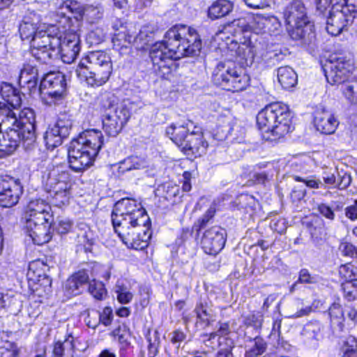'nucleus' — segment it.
Listing matches in <instances>:
<instances>
[{
    "label": "nucleus",
    "mask_w": 357,
    "mask_h": 357,
    "mask_svg": "<svg viewBox=\"0 0 357 357\" xmlns=\"http://www.w3.org/2000/svg\"><path fill=\"white\" fill-rule=\"evenodd\" d=\"M201 50L202 41L197 31L176 24L167 30L162 41L151 47L149 54L155 71L164 77L172 72L174 60L198 56Z\"/></svg>",
    "instance_id": "obj_1"
},
{
    "label": "nucleus",
    "mask_w": 357,
    "mask_h": 357,
    "mask_svg": "<svg viewBox=\"0 0 357 357\" xmlns=\"http://www.w3.org/2000/svg\"><path fill=\"white\" fill-rule=\"evenodd\" d=\"M88 290L89 293L97 300H102L106 296V289L102 282L92 280L89 281Z\"/></svg>",
    "instance_id": "obj_40"
},
{
    "label": "nucleus",
    "mask_w": 357,
    "mask_h": 357,
    "mask_svg": "<svg viewBox=\"0 0 357 357\" xmlns=\"http://www.w3.org/2000/svg\"><path fill=\"white\" fill-rule=\"evenodd\" d=\"M2 139H0V154H11L19 146L20 142H23L22 135L15 128L10 127L8 129H2Z\"/></svg>",
    "instance_id": "obj_25"
},
{
    "label": "nucleus",
    "mask_w": 357,
    "mask_h": 357,
    "mask_svg": "<svg viewBox=\"0 0 357 357\" xmlns=\"http://www.w3.org/2000/svg\"><path fill=\"white\" fill-rule=\"evenodd\" d=\"M346 98L355 105V98H357V80H353L346 84L342 89Z\"/></svg>",
    "instance_id": "obj_42"
},
{
    "label": "nucleus",
    "mask_w": 357,
    "mask_h": 357,
    "mask_svg": "<svg viewBox=\"0 0 357 357\" xmlns=\"http://www.w3.org/2000/svg\"><path fill=\"white\" fill-rule=\"evenodd\" d=\"M185 339V335L181 331H175L172 333L171 342L173 344H178L177 348L179 347L181 342Z\"/></svg>",
    "instance_id": "obj_64"
},
{
    "label": "nucleus",
    "mask_w": 357,
    "mask_h": 357,
    "mask_svg": "<svg viewBox=\"0 0 357 357\" xmlns=\"http://www.w3.org/2000/svg\"><path fill=\"white\" fill-rule=\"evenodd\" d=\"M229 333V324L227 323H220L219 328L217 331L210 333L209 335H205L208 337L207 341H211L218 336V343L222 337H227L225 335Z\"/></svg>",
    "instance_id": "obj_48"
},
{
    "label": "nucleus",
    "mask_w": 357,
    "mask_h": 357,
    "mask_svg": "<svg viewBox=\"0 0 357 357\" xmlns=\"http://www.w3.org/2000/svg\"><path fill=\"white\" fill-rule=\"evenodd\" d=\"M338 249L344 257L350 258H356L357 257V248L350 242H341Z\"/></svg>",
    "instance_id": "obj_47"
},
{
    "label": "nucleus",
    "mask_w": 357,
    "mask_h": 357,
    "mask_svg": "<svg viewBox=\"0 0 357 357\" xmlns=\"http://www.w3.org/2000/svg\"><path fill=\"white\" fill-rule=\"evenodd\" d=\"M38 82V70L32 64H25L20 71L19 83L20 85L27 84L29 87H34Z\"/></svg>",
    "instance_id": "obj_32"
},
{
    "label": "nucleus",
    "mask_w": 357,
    "mask_h": 357,
    "mask_svg": "<svg viewBox=\"0 0 357 357\" xmlns=\"http://www.w3.org/2000/svg\"><path fill=\"white\" fill-rule=\"evenodd\" d=\"M233 8V3L229 0H217L208 8V15L211 19H218L229 15Z\"/></svg>",
    "instance_id": "obj_31"
},
{
    "label": "nucleus",
    "mask_w": 357,
    "mask_h": 357,
    "mask_svg": "<svg viewBox=\"0 0 357 357\" xmlns=\"http://www.w3.org/2000/svg\"><path fill=\"white\" fill-rule=\"evenodd\" d=\"M213 81L225 90L237 92L246 89L250 78L241 67L231 63H220L213 73Z\"/></svg>",
    "instance_id": "obj_8"
},
{
    "label": "nucleus",
    "mask_w": 357,
    "mask_h": 357,
    "mask_svg": "<svg viewBox=\"0 0 357 357\" xmlns=\"http://www.w3.org/2000/svg\"><path fill=\"white\" fill-rule=\"evenodd\" d=\"M208 146L203 132L192 130L187 136L186 143L181 151L186 155L197 157L206 153Z\"/></svg>",
    "instance_id": "obj_23"
},
{
    "label": "nucleus",
    "mask_w": 357,
    "mask_h": 357,
    "mask_svg": "<svg viewBox=\"0 0 357 357\" xmlns=\"http://www.w3.org/2000/svg\"><path fill=\"white\" fill-rule=\"evenodd\" d=\"M22 192L23 187L19 179L9 176H0V205L2 207L15 205Z\"/></svg>",
    "instance_id": "obj_14"
},
{
    "label": "nucleus",
    "mask_w": 357,
    "mask_h": 357,
    "mask_svg": "<svg viewBox=\"0 0 357 357\" xmlns=\"http://www.w3.org/2000/svg\"><path fill=\"white\" fill-rule=\"evenodd\" d=\"M220 350L216 357H234L231 350L234 347V342L228 337H222L220 340Z\"/></svg>",
    "instance_id": "obj_41"
},
{
    "label": "nucleus",
    "mask_w": 357,
    "mask_h": 357,
    "mask_svg": "<svg viewBox=\"0 0 357 357\" xmlns=\"http://www.w3.org/2000/svg\"><path fill=\"white\" fill-rule=\"evenodd\" d=\"M340 274L346 281H352L357 279V275L354 271L351 264L342 265L340 268Z\"/></svg>",
    "instance_id": "obj_50"
},
{
    "label": "nucleus",
    "mask_w": 357,
    "mask_h": 357,
    "mask_svg": "<svg viewBox=\"0 0 357 357\" xmlns=\"http://www.w3.org/2000/svg\"><path fill=\"white\" fill-rule=\"evenodd\" d=\"M215 213V209L213 207H210L206 213L197 220V221L195 223L193 228L199 232L202 229H203L207 223L210 221V220L214 216Z\"/></svg>",
    "instance_id": "obj_44"
},
{
    "label": "nucleus",
    "mask_w": 357,
    "mask_h": 357,
    "mask_svg": "<svg viewBox=\"0 0 357 357\" xmlns=\"http://www.w3.org/2000/svg\"><path fill=\"white\" fill-rule=\"evenodd\" d=\"M77 76L93 87L105 84L112 72L111 57L102 51L89 52L75 70Z\"/></svg>",
    "instance_id": "obj_4"
},
{
    "label": "nucleus",
    "mask_w": 357,
    "mask_h": 357,
    "mask_svg": "<svg viewBox=\"0 0 357 357\" xmlns=\"http://www.w3.org/2000/svg\"><path fill=\"white\" fill-rule=\"evenodd\" d=\"M327 82L331 85L344 83L353 73L354 61L345 52H333L322 65Z\"/></svg>",
    "instance_id": "obj_9"
},
{
    "label": "nucleus",
    "mask_w": 357,
    "mask_h": 357,
    "mask_svg": "<svg viewBox=\"0 0 357 357\" xmlns=\"http://www.w3.org/2000/svg\"><path fill=\"white\" fill-rule=\"evenodd\" d=\"M236 52L241 59L252 63L257 54V50L255 46L251 42H249L239 46Z\"/></svg>",
    "instance_id": "obj_39"
},
{
    "label": "nucleus",
    "mask_w": 357,
    "mask_h": 357,
    "mask_svg": "<svg viewBox=\"0 0 357 357\" xmlns=\"http://www.w3.org/2000/svg\"><path fill=\"white\" fill-rule=\"evenodd\" d=\"M40 23L32 18L31 16L25 17L19 26V32L22 40H28L31 43L32 38L35 37L38 31L41 29L39 25Z\"/></svg>",
    "instance_id": "obj_29"
},
{
    "label": "nucleus",
    "mask_w": 357,
    "mask_h": 357,
    "mask_svg": "<svg viewBox=\"0 0 357 357\" xmlns=\"http://www.w3.org/2000/svg\"><path fill=\"white\" fill-rule=\"evenodd\" d=\"M250 8L261 9L270 6L271 0H243Z\"/></svg>",
    "instance_id": "obj_57"
},
{
    "label": "nucleus",
    "mask_w": 357,
    "mask_h": 357,
    "mask_svg": "<svg viewBox=\"0 0 357 357\" xmlns=\"http://www.w3.org/2000/svg\"><path fill=\"white\" fill-rule=\"evenodd\" d=\"M194 312L197 319L207 326L215 320V313L213 306L206 301H201L197 303Z\"/></svg>",
    "instance_id": "obj_30"
},
{
    "label": "nucleus",
    "mask_w": 357,
    "mask_h": 357,
    "mask_svg": "<svg viewBox=\"0 0 357 357\" xmlns=\"http://www.w3.org/2000/svg\"><path fill=\"white\" fill-rule=\"evenodd\" d=\"M137 213L139 215L135 218V232L137 234L135 238V250H143L148 246L151 237V221L144 208H138Z\"/></svg>",
    "instance_id": "obj_18"
},
{
    "label": "nucleus",
    "mask_w": 357,
    "mask_h": 357,
    "mask_svg": "<svg viewBox=\"0 0 357 357\" xmlns=\"http://www.w3.org/2000/svg\"><path fill=\"white\" fill-rule=\"evenodd\" d=\"M257 124L263 138L271 141L282 137L293 128L289 107L281 102H273L262 109L257 116Z\"/></svg>",
    "instance_id": "obj_3"
},
{
    "label": "nucleus",
    "mask_w": 357,
    "mask_h": 357,
    "mask_svg": "<svg viewBox=\"0 0 357 357\" xmlns=\"http://www.w3.org/2000/svg\"><path fill=\"white\" fill-rule=\"evenodd\" d=\"M89 283V275L84 271H79L71 275L65 282L64 291L68 297L82 294Z\"/></svg>",
    "instance_id": "obj_24"
},
{
    "label": "nucleus",
    "mask_w": 357,
    "mask_h": 357,
    "mask_svg": "<svg viewBox=\"0 0 357 357\" xmlns=\"http://www.w3.org/2000/svg\"><path fill=\"white\" fill-rule=\"evenodd\" d=\"M105 35L100 29L91 31L86 36V41L91 45H98L104 40Z\"/></svg>",
    "instance_id": "obj_49"
},
{
    "label": "nucleus",
    "mask_w": 357,
    "mask_h": 357,
    "mask_svg": "<svg viewBox=\"0 0 357 357\" xmlns=\"http://www.w3.org/2000/svg\"><path fill=\"white\" fill-rule=\"evenodd\" d=\"M277 72L278 82L283 89H289L297 84V74L291 67L281 66L278 68Z\"/></svg>",
    "instance_id": "obj_28"
},
{
    "label": "nucleus",
    "mask_w": 357,
    "mask_h": 357,
    "mask_svg": "<svg viewBox=\"0 0 357 357\" xmlns=\"http://www.w3.org/2000/svg\"><path fill=\"white\" fill-rule=\"evenodd\" d=\"M80 51V39L75 32H67L63 40L61 39V45L56 52L55 56H61V60L66 63H72Z\"/></svg>",
    "instance_id": "obj_17"
},
{
    "label": "nucleus",
    "mask_w": 357,
    "mask_h": 357,
    "mask_svg": "<svg viewBox=\"0 0 357 357\" xmlns=\"http://www.w3.org/2000/svg\"><path fill=\"white\" fill-rule=\"evenodd\" d=\"M134 168V162L132 157H128L123 161L120 162L119 171L120 173H125L126 172L132 170Z\"/></svg>",
    "instance_id": "obj_59"
},
{
    "label": "nucleus",
    "mask_w": 357,
    "mask_h": 357,
    "mask_svg": "<svg viewBox=\"0 0 357 357\" xmlns=\"http://www.w3.org/2000/svg\"><path fill=\"white\" fill-rule=\"evenodd\" d=\"M133 102L126 99L114 111L105 112L102 116V129L112 137H116L130 119Z\"/></svg>",
    "instance_id": "obj_12"
},
{
    "label": "nucleus",
    "mask_w": 357,
    "mask_h": 357,
    "mask_svg": "<svg viewBox=\"0 0 357 357\" xmlns=\"http://www.w3.org/2000/svg\"><path fill=\"white\" fill-rule=\"evenodd\" d=\"M20 349L17 344L8 340V335L2 333L0 335V357H17Z\"/></svg>",
    "instance_id": "obj_33"
},
{
    "label": "nucleus",
    "mask_w": 357,
    "mask_h": 357,
    "mask_svg": "<svg viewBox=\"0 0 357 357\" xmlns=\"http://www.w3.org/2000/svg\"><path fill=\"white\" fill-rule=\"evenodd\" d=\"M351 182V174L341 172L338 173V178H337L336 187L339 189H345L347 188Z\"/></svg>",
    "instance_id": "obj_51"
},
{
    "label": "nucleus",
    "mask_w": 357,
    "mask_h": 357,
    "mask_svg": "<svg viewBox=\"0 0 357 357\" xmlns=\"http://www.w3.org/2000/svg\"><path fill=\"white\" fill-rule=\"evenodd\" d=\"M55 30L57 29L53 25L47 30L41 29L31 40V53L41 63H45L55 56L61 45V36H58L57 33L52 34Z\"/></svg>",
    "instance_id": "obj_10"
},
{
    "label": "nucleus",
    "mask_w": 357,
    "mask_h": 357,
    "mask_svg": "<svg viewBox=\"0 0 357 357\" xmlns=\"http://www.w3.org/2000/svg\"><path fill=\"white\" fill-rule=\"evenodd\" d=\"M132 37L131 36H126L125 40L122 44H119L121 45L119 48L120 54H128L132 52Z\"/></svg>",
    "instance_id": "obj_58"
},
{
    "label": "nucleus",
    "mask_w": 357,
    "mask_h": 357,
    "mask_svg": "<svg viewBox=\"0 0 357 357\" xmlns=\"http://www.w3.org/2000/svg\"><path fill=\"white\" fill-rule=\"evenodd\" d=\"M298 282L305 284H313L318 282V277L315 275H311L308 270L303 268L301 269L299 272Z\"/></svg>",
    "instance_id": "obj_53"
},
{
    "label": "nucleus",
    "mask_w": 357,
    "mask_h": 357,
    "mask_svg": "<svg viewBox=\"0 0 357 357\" xmlns=\"http://www.w3.org/2000/svg\"><path fill=\"white\" fill-rule=\"evenodd\" d=\"M266 16L257 15L251 23L252 30L257 34L266 33Z\"/></svg>",
    "instance_id": "obj_45"
},
{
    "label": "nucleus",
    "mask_w": 357,
    "mask_h": 357,
    "mask_svg": "<svg viewBox=\"0 0 357 357\" xmlns=\"http://www.w3.org/2000/svg\"><path fill=\"white\" fill-rule=\"evenodd\" d=\"M287 30L293 40L310 41L314 37L312 25L307 15L306 8L299 0L290 3L284 11Z\"/></svg>",
    "instance_id": "obj_7"
},
{
    "label": "nucleus",
    "mask_w": 357,
    "mask_h": 357,
    "mask_svg": "<svg viewBox=\"0 0 357 357\" xmlns=\"http://www.w3.org/2000/svg\"><path fill=\"white\" fill-rule=\"evenodd\" d=\"M345 215L352 221L357 220V200L345 208Z\"/></svg>",
    "instance_id": "obj_60"
},
{
    "label": "nucleus",
    "mask_w": 357,
    "mask_h": 357,
    "mask_svg": "<svg viewBox=\"0 0 357 357\" xmlns=\"http://www.w3.org/2000/svg\"><path fill=\"white\" fill-rule=\"evenodd\" d=\"M356 15V7L347 3L333 4L326 20V29L332 36H337L354 22Z\"/></svg>",
    "instance_id": "obj_11"
},
{
    "label": "nucleus",
    "mask_w": 357,
    "mask_h": 357,
    "mask_svg": "<svg viewBox=\"0 0 357 357\" xmlns=\"http://www.w3.org/2000/svg\"><path fill=\"white\" fill-rule=\"evenodd\" d=\"M314 125L321 133L330 135L335 132L339 121L330 111L322 109L315 112Z\"/></svg>",
    "instance_id": "obj_22"
},
{
    "label": "nucleus",
    "mask_w": 357,
    "mask_h": 357,
    "mask_svg": "<svg viewBox=\"0 0 357 357\" xmlns=\"http://www.w3.org/2000/svg\"><path fill=\"white\" fill-rule=\"evenodd\" d=\"M139 293L141 296V305L144 307L149 303V287L147 285L141 286L139 289Z\"/></svg>",
    "instance_id": "obj_61"
},
{
    "label": "nucleus",
    "mask_w": 357,
    "mask_h": 357,
    "mask_svg": "<svg viewBox=\"0 0 357 357\" xmlns=\"http://www.w3.org/2000/svg\"><path fill=\"white\" fill-rule=\"evenodd\" d=\"M192 123L189 121L185 125L172 124L166 130V134L170 139L181 149H183L184 144L186 143L187 136Z\"/></svg>",
    "instance_id": "obj_27"
},
{
    "label": "nucleus",
    "mask_w": 357,
    "mask_h": 357,
    "mask_svg": "<svg viewBox=\"0 0 357 357\" xmlns=\"http://www.w3.org/2000/svg\"><path fill=\"white\" fill-rule=\"evenodd\" d=\"M26 233L33 243L43 245L52 238L51 221L40 222L36 220L26 221Z\"/></svg>",
    "instance_id": "obj_19"
},
{
    "label": "nucleus",
    "mask_w": 357,
    "mask_h": 357,
    "mask_svg": "<svg viewBox=\"0 0 357 357\" xmlns=\"http://www.w3.org/2000/svg\"><path fill=\"white\" fill-rule=\"evenodd\" d=\"M266 347L267 344L265 340L260 337H256L250 340L245 351V356L257 357L260 356L265 352Z\"/></svg>",
    "instance_id": "obj_35"
},
{
    "label": "nucleus",
    "mask_w": 357,
    "mask_h": 357,
    "mask_svg": "<svg viewBox=\"0 0 357 357\" xmlns=\"http://www.w3.org/2000/svg\"><path fill=\"white\" fill-rule=\"evenodd\" d=\"M50 206L44 200L37 199L29 202L26 206L24 218L27 220H36L40 222L50 220Z\"/></svg>",
    "instance_id": "obj_21"
},
{
    "label": "nucleus",
    "mask_w": 357,
    "mask_h": 357,
    "mask_svg": "<svg viewBox=\"0 0 357 357\" xmlns=\"http://www.w3.org/2000/svg\"><path fill=\"white\" fill-rule=\"evenodd\" d=\"M102 8L100 6H87L84 10V15L91 23L102 17Z\"/></svg>",
    "instance_id": "obj_43"
},
{
    "label": "nucleus",
    "mask_w": 357,
    "mask_h": 357,
    "mask_svg": "<svg viewBox=\"0 0 357 357\" xmlns=\"http://www.w3.org/2000/svg\"><path fill=\"white\" fill-rule=\"evenodd\" d=\"M341 351L342 357H357V338L349 335L343 342Z\"/></svg>",
    "instance_id": "obj_38"
},
{
    "label": "nucleus",
    "mask_w": 357,
    "mask_h": 357,
    "mask_svg": "<svg viewBox=\"0 0 357 357\" xmlns=\"http://www.w3.org/2000/svg\"><path fill=\"white\" fill-rule=\"evenodd\" d=\"M103 144L101 131L91 129L82 132L71 141L68 149L69 166L75 172H82L93 164Z\"/></svg>",
    "instance_id": "obj_2"
},
{
    "label": "nucleus",
    "mask_w": 357,
    "mask_h": 357,
    "mask_svg": "<svg viewBox=\"0 0 357 357\" xmlns=\"http://www.w3.org/2000/svg\"><path fill=\"white\" fill-rule=\"evenodd\" d=\"M42 183L53 204L61 208L69 204L72 184L69 174L62 166L49 163L42 173Z\"/></svg>",
    "instance_id": "obj_6"
},
{
    "label": "nucleus",
    "mask_w": 357,
    "mask_h": 357,
    "mask_svg": "<svg viewBox=\"0 0 357 357\" xmlns=\"http://www.w3.org/2000/svg\"><path fill=\"white\" fill-rule=\"evenodd\" d=\"M226 242L225 231L218 226L206 230L201 239V245L204 252L209 255H216L224 248Z\"/></svg>",
    "instance_id": "obj_16"
},
{
    "label": "nucleus",
    "mask_w": 357,
    "mask_h": 357,
    "mask_svg": "<svg viewBox=\"0 0 357 357\" xmlns=\"http://www.w3.org/2000/svg\"><path fill=\"white\" fill-rule=\"evenodd\" d=\"M35 122V113L31 109L20 110L5 105L0 107V126L3 129H8L11 126L18 130L26 149L36 142Z\"/></svg>",
    "instance_id": "obj_5"
},
{
    "label": "nucleus",
    "mask_w": 357,
    "mask_h": 357,
    "mask_svg": "<svg viewBox=\"0 0 357 357\" xmlns=\"http://www.w3.org/2000/svg\"><path fill=\"white\" fill-rule=\"evenodd\" d=\"M295 180L298 181H303L304 183L305 186L309 187L310 188L317 189L320 187V185H321V181L319 180L301 179L298 176H296Z\"/></svg>",
    "instance_id": "obj_63"
},
{
    "label": "nucleus",
    "mask_w": 357,
    "mask_h": 357,
    "mask_svg": "<svg viewBox=\"0 0 357 357\" xmlns=\"http://www.w3.org/2000/svg\"><path fill=\"white\" fill-rule=\"evenodd\" d=\"M72 228V222L66 218H59L56 225V229L61 234L68 233Z\"/></svg>",
    "instance_id": "obj_52"
},
{
    "label": "nucleus",
    "mask_w": 357,
    "mask_h": 357,
    "mask_svg": "<svg viewBox=\"0 0 357 357\" xmlns=\"http://www.w3.org/2000/svg\"><path fill=\"white\" fill-rule=\"evenodd\" d=\"M100 321L105 326L111 324L113 319L112 310L109 307H106L99 315Z\"/></svg>",
    "instance_id": "obj_55"
},
{
    "label": "nucleus",
    "mask_w": 357,
    "mask_h": 357,
    "mask_svg": "<svg viewBox=\"0 0 357 357\" xmlns=\"http://www.w3.org/2000/svg\"><path fill=\"white\" fill-rule=\"evenodd\" d=\"M66 79L61 72H51L45 75L40 82V91L42 94L52 98H60L66 91Z\"/></svg>",
    "instance_id": "obj_15"
},
{
    "label": "nucleus",
    "mask_w": 357,
    "mask_h": 357,
    "mask_svg": "<svg viewBox=\"0 0 357 357\" xmlns=\"http://www.w3.org/2000/svg\"><path fill=\"white\" fill-rule=\"evenodd\" d=\"M71 346V342L65 340L64 342L58 341L54 343L53 347V354L56 357H61L63 354L64 350L67 346Z\"/></svg>",
    "instance_id": "obj_56"
},
{
    "label": "nucleus",
    "mask_w": 357,
    "mask_h": 357,
    "mask_svg": "<svg viewBox=\"0 0 357 357\" xmlns=\"http://www.w3.org/2000/svg\"><path fill=\"white\" fill-rule=\"evenodd\" d=\"M266 33L270 34L279 33L281 29V22L279 19L275 16H266Z\"/></svg>",
    "instance_id": "obj_46"
},
{
    "label": "nucleus",
    "mask_w": 357,
    "mask_h": 357,
    "mask_svg": "<svg viewBox=\"0 0 357 357\" xmlns=\"http://www.w3.org/2000/svg\"><path fill=\"white\" fill-rule=\"evenodd\" d=\"M321 330L322 326L320 322L317 321H310L305 324L302 334L306 340H318L320 337Z\"/></svg>",
    "instance_id": "obj_37"
},
{
    "label": "nucleus",
    "mask_w": 357,
    "mask_h": 357,
    "mask_svg": "<svg viewBox=\"0 0 357 357\" xmlns=\"http://www.w3.org/2000/svg\"><path fill=\"white\" fill-rule=\"evenodd\" d=\"M73 122L66 116H61L56 123L49 127L44 134V141L48 149H54L60 146L63 139L66 138L72 129Z\"/></svg>",
    "instance_id": "obj_13"
},
{
    "label": "nucleus",
    "mask_w": 357,
    "mask_h": 357,
    "mask_svg": "<svg viewBox=\"0 0 357 357\" xmlns=\"http://www.w3.org/2000/svg\"><path fill=\"white\" fill-rule=\"evenodd\" d=\"M49 10L50 3L47 1H35L29 16L41 23L51 15Z\"/></svg>",
    "instance_id": "obj_34"
},
{
    "label": "nucleus",
    "mask_w": 357,
    "mask_h": 357,
    "mask_svg": "<svg viewBox=\"0 0 357 357\" xmlns=\"http://www.w3.org/2000/svg\"><path fill=\"white\" fill-rule=\"evenodd\" d=\"M118 102L117 97L112 92L101 91L96 98V103L105 112L114 111L113 108Z\"/></svg>",
    "instance_id": "obj_36"
},
{
    "label": "nucleus",
    "mask_w": 357,
    "mask_h": 357,
    "mask_svg": "<svg viewBox=\"0 0 357 357\" xmlns=\"http://www.w3.org/2000/svg\"><path fill=\"white\" fill-rule=\"evenodd\" d=\"M192 123L189 121L185 125L172 124L166 130V134L170 139L181 149H183L184 144L186 143L187 136Z\"/></svg>",
    "instance_id": "obj_26"
},
{
    "label": "nucleus",
    "mask_w": 357,
    "mask_h": 357,
    "mask_svg": "<svg viewBox=\"0 0 357 357\" xmlns=\"http://www.w3.org/2000/svg\"><path fill=\"white\" fill-rule=\"evenodd\" d=\"M117 298L121 303H126L131 301L132 294L126 291L125 289H120L116 290Z\"/></svg>",
    "instance_id": "obj_62"
},
{
    "label": "nucleus",
    "mask_w": 357,
    "mask_h": 357,
    "mask_svg": "<svg viewBox=\"0 0 357 357\" xmlns=\"http://www.w3.org/2000/svg\"><path fill=\"white\" fill-rule=\"evenodd\" d=\"M130 203L129 199H122L121 201L118 202L115 204V209L113 211L112 213V221L114 226V228L119 235V236L121 238L122 241L128 247L130 248H132L134 246V238H132V235L130 234L129 232L126 235L125 234H122L121 231H118L116 227L121 226V220L119 218V215L116 211H121V209L123 207H126L128 206V204ZM124 215L129 217V223L133 226L134 225V220L132 216V211L128 210L127 212L125 213L124 212H121L119 215V218H122L124 216Z\"/></svg>",
    "instance_id": "obj_20"
},
{
    "label": "nucleus",
    "mask_w": 357,
    "mask_h": 357,
    "mask_svg": "<svg viewBox=\"0 0 357 357\" xmlns=\"http://www.w3.org/2000/svg\"><path fill=\"white\" fill-rule=\"evenodd\" d=\"M317 210L319 213L326 219L333 221L335 220V215L334 211L328 204L321 203L318 205Z\"/></svg>",
    "instance_id": "obj_54"
}]
</instances>
